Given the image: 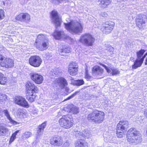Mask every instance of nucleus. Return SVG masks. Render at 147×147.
<instances>
[{
    "mask_svg": "<svg viewBox=\"0 0 147 147\" xmlns=\"http://www.w3.org/2000/svg\"><path fill=\"white\" fill-rule=\"evenodd\" d=\"M66 29L70 33L74 34H79L82 32L83 25L74 20L71 21L67 23H64Z\"/></svg>",
    "mask_w": 147,
    "mask_h": 147,
    "instance_id": "1",
    "label": "nucleus"
},
{
    "mask_svg": "<svg viewBox=\"0 0 147 147\" xmlns=\"http://www.w3.org/2000/svg\"><path fill=\"white\" fill-rule=\"evenodd\" d=\"M127 140L130 143L137 144L140 142L142 138L140 133L135 128H131L127 134Z\"/></svg>",
    "mask_w": 147,
    "mask_h": 147,
    "instance_id": "2",
    "label": "nucleus"
},
{
    "mask_svg": "<svg viewBox=\"0 0 147 147\" xmlns=\"http://www.w3.org/2000/svg\"><path fill=\"white\" fill-rule=\"evenodd\" d=\"M26 86L27 92L26 98L29 101L32 102L35 99L36 93L38 91L37 87L30 82H28L26 83Z\"/></svg>",
    "mask_w": 147,
    "mask_h": 147,
    "instance_id": "3",
    "label": "nucleus"
},
{
    "mask_svg": "<svg viewBox=\"0 0 147 147\" xmlns=\"http://www.w3.org/2000/svg\"><path fill=\"white\" fill-rule=\"evenodd\" d=\"M104 115V112L95 110L88 115L87 119L88 120L92 122L100 123L103 121Z\"/></svg>",
    "mask_w": 147,
    "mask_h": 147,
    "instance_id": "4",
    "label": "nucleus"
},
{
    "mask_svg": "<svg viewBox=\"0 0 147 147\" xmlns=\"http://www.w3.org/2000/svg\"><path fill=\"white\" fill-rule=\"evenodd\" d=\"M95 39L92 36L89 34H82L80 36L79 41L86 46L92 45Z\"/></svg>",
    "mask_w": 147,
    "mask_h": 147,
    "instance_id": "5",
    "label": "nucleus"
},
{
    "mask_svg": "<svg viewBox=\"0 0 147 147\" xmlns=\"http://www.w3.org/2000/svg\"><path fill=\"white\" fill-rule=\"evenodd\" d=\"M115 23L111 21H107L102 24L101 30L103 33L108 34L111 33L113 29Z\"/></svg>",
    "mask_w": 147,
    "mask_h": 147,
    "instance_id": "6",
    "label": "nucleus"
},
{
    "mask_svg": "<svg viewBox=\"0 0 147 147\" xmlns=\"http://www.w3.org/2000/svg\"><path fill=\"white\" fill-rule=\"evenodd\" d=\"M67 117V115H63L59 120V123L60 125L67 129L70 128L73 124V123Z\"/></svg>",
    "mask_w": 147,
    "mask_h": 147,
    "instance_id": "7",
    "label": "nucleus"
},
{
    "mask_svg": "<svg viewBox=\"0 0 147 147\" xmlns=\"http://www.w3.org/2000/svg\"><path fill=\"white\" fill-rule=\"evenodd\" d=\"M52 21L56 28L60 26L62 22L61 18L57 11H53L51 13Z\"/></svg>",
    "mask_w": 147,
    "mask_h": 147,
    "instance_id": "8",
    "label": "nucleus"
},
{
    "mask_svg": "<svg viewBox=\"0 0 147 147\" xmlns=\"http://www.w3.org/2000/svg\"><path fill=\"white\" fill-rule=\"evenodd\" d=\"M53 35L55 38L57 39H60L61 38L65 40H70L71 42L74 43V40L70 37L65 35L64 32L63 31H55Z\"/></svg>",
    "mask_w": 147,
    "mask_h": 147,
    "instance_id": "9",
    "label": "nucleus"
},
{
    "mask_svg": "<svg viewBox=\"0 0 147 147\" xmlns=\"http://www.w3.org/2000/svg\"><path fill=\"white\" fill-rule=\"evenodd\" d=\"M42 60L38 56H31L29 59V62L31 65L35 67H39L42 62Z\"/></svg>",
    "mask_w": 147,
    "mask_h": 147,
    "instance_id": "10",
    "label": "nucleus"
},
{
    "mask_svg": "<svg viewBox=\"0 0 147 147\" xmlns=\"http://www.w3.org/2000/svg\"><path fill=\"white\" fill-rule=\"evenodd\" d=\"M146 21V16L143 14H140L136 19V24L140 28H142L145 26Z\"/></svg>",
    "mask_w": 147,
    "mask_h": 147,
    "instance_id": "11",
    "label": "nucleus"
},
{
    "mask_svg": "<svg viewBox=\"0 0 147 147\" xmlns=\"http://www.w3.org/2000/svg\"><path fill=\"white\" fill-rule=\"evenodd\" d=\"M78 65L77 63L72 62L70 63L68 72L72 76L76 75L78 71Z\"/></svg>",
    "mask_w": 147,
    "mask_h": 147,
    "instance_id": "12",
    "label": "nucleus"
},
{
    "mask_svg": "<svg viewBox=\"0 0 147 147\" xmlns=\"http://www.w3.org/2000/svg\"><path fill=\"white\" fill-rule=\"evenodd\" d=\"M30 77L32 80L37 84H40L42 83L43 80V76L37 73H31Z\"/></svg>",
    "mask_w": 147,
    "mask_h": 147,
    "instance_id": "13",
    "label": "nucleus"
},
{
    "mask_svg": "<svg viewBox=\"0 0 147 147\" xmlns=\"http://www.w3.org/2000/svg\"><path fill=\"white\" fill-rule=\"evenodd\" d=\"M50 143L54 146H59L63 144V140L61 137L55 136L51 138Z\"/></svg>",
    "mask_w": 147,
    "mask_h": 147,
    "instance_id": "14",
    "label": "nucleus"
},
{
    "mask_svg": "<svg viewBox=\"0 0 147 147\" xmlns=\"http://www.w3.org/2000/svg\"><path fill=\"white\" fill-rule=\"evenodd\" d=\"M47 38L42 34H40L38 36L35 42V45L37 48L39 50L42 51L43 49L42 48L41 42L46 39Z\"/></svg>",
    "mask_w": 147,
    "mask_h": 147,
    "instance_id": "15",
    "label": "nucleus"
},
{
    "mask_svg": "<svg viewBox=\"0 0 147 147\" xmlns=\"http://www.w3.org/2000/svg\"><path fill=\"white\" fill-rule=\"evenodd\" d=\"M15 102L16 104L22 106L27 107H29L28 103L25 98L22 96H17L16 98Z\"/></svg>",
    "mask_w": 147,
    "mask_h": 147,
    "instance_id": "16",
    "label": "nucleus"
},
{
    "mask_svg": "<svg viewBox=\"0 0 147 147\" xmlns=\"http://www.w3.org/2000/svg\"><path fill=\"white\" fill-rule=\"evenodd\" d=\"M103 72V69L98 66H95L93 67L92 70V74L97 77L101 76Z\"/></svg>",
    "mask_w": 147,
    "mask_h": 147,
    "instance_id": "17",
    "label": "nucleus"
},
{
    "mask_svg": "<svg viewBox=\"0 0 147 147\" xmlns=\"http://www.w3.org/2000/svg\"><path fill=\"white\" fill-rule=\"evenodd\" d=\"M129 126V123L127 121H121L118 124L117 128L125 131L126 130Z\"/></svg>",
    "mask_w": 147,
    "mask_h": 147,
    "instance_id": "18",
    "label": "nucleus"
},
{
    "mask_svg": "<svg viewBox=\"0 0 147 147\" xmlns=\"http://www.w3.org/2000/svg\"><path fill=\"white\" fill-rule=\"evenodd\" d=\"M55 82L60 87L62 88L67 86L68 84L67 80L64 78L62 77L56 79Z\"/></svg>",
    "mask_w": 147,
    "mask_h": 147,
    "instance_id": "19",
    "label": "nucleus"
},
{
    "mask_svg": "<svg viewBox=\"0 0 147 147\" xmlns=\"http://www.w3.org/2000/svg\"><path fill=\"white\" fill-rule=\"evenodd\" d=\"M46 123L45 122L43 123L41 125H40L38 126V129L37 130V134L38 135L36 137V139H39L40 137V136L41 135L42 133L44 131V129L45 128L46 126Z\"/></svg>",
    "mask_w": 147,
    "mask_h": 147,
    "instance_id": "20",
    "label": "nucleus"
},
{
    "mask_svg": "<svg viewBox=\"0 0 147 147\" xmlns=\"http://www.w3.org/2000/svg\"><path fill=\"white\" fill-rule=\"evenodd\" d=\"M3 67L6 68L11 67L13 66L14 63L13 60L11 59L6 58L5 60Z\"/></svg>",
    "mask_w": 147,
    "mask_h": 147,
    "instance_id": "21",
    "label": "nucleus"
},
{
    "mask_svg": "<svg viewBox=\"0 0 147 147\" xmlns=\"http://www.w3.org/2000/svg\"><path fill=\"white\" fill-rule=\"evenodd\" d=\"M75 145L76 147H88L84 139H78L75 142Z\"/></svg>",
    "mask_w": 147,
    "mask_h": 147,
    "instance_id": "22",
    "label": "nucleus"
},
{
    "mask_svg": "<svg viewBox=\"0 0 147 147\" xmlns=\"http://www.w3.org/2000/svg\"><path fill=\"white\" fill-rule=\"evenodd\" d=\"M98 2L102 8H105L111 3V0H99Z\"/></svg>",
    "mask_w": 147,
    "mask_h": 147,
    "instance_id": "23",
    "label": "nucleus"
},
{
    "mask_svg": "<svg viewBox=\"0 0 147 147\" xmlns=\"http://www.w3.org/2000/svg\"><path fill=\"white\" fill-rule=\"evenodd\" d=\"M143 62L140 60L136 59L134 62V64L132 65V68L136 69L138 67H140L142 65Z\"/></svg>",
    "mask_w": 147,
    "mask_h": 147,
    "instance_id": "24",
    "label": "nucleus"
},
{
    "mask_svg": "<svg viewBox=\"0 0 147 147\" xmlns=\"http://www.w3.org/2000/svg\"><path fill=\"white\" fill-rule=\"evenodd\" d=\"M107 72L112 76L116 75L119 74V71L116 69H112L109 67Z\"/></svg>",
    "mask_w": 147,
    "mask_h": 147,
    "instance_id": "25",
    "label": "nucleus"
},
{
    "mask_svg": "<svg viewBox=\"0 0 147 147\" xmlns=\"http://www.w3.org/2000/svg\"><path fill=\"white\" fill-rule=\"evenodd\" d=\"M3 112L4 113L5 115L7 117V118L14 125H16L17 124V123L15 121L12 119L10 117L9 113L7 110H4Z\"/></svg>",
    "mask_w": 147,
    "mask_h": 147,
    "instance_id": "26",
    "label": "nucleus"
},
{
    "mask_svg": "<svg viewBox=\"0 0 147 147\" xmlns=\"http://www.w3.org/2000/svg\"><path fill=\"white\" fill-rule=\"evenodd\" d=\"M8 131V129L3 126H0V136L5 135Z\"/></svg>",
    "mask_w": 147,
    "mask_h": 147,
    "instance_id": "27",
    "label": "nucleus"
},
{
    "mask_svg": "<svg viewBox=\"0 0 147 147\" xmlns=\"http://www.w3.org/2000/svg\"><path fill=\"white\" fill-rule=\"evenodd\" d=\"M30 20V16L28 13H22V22H28Z\"/></svg>",
    "mask_w": 147,
    "mask_h": 147,
    "instance_id": "28",
    "label": "nucleus"
},
{
    "mask_svg": "<svg viewBox=\"0 0 147 147\" xmlns=\"http://www.w3.org/2000/svg\"><path fill=\"white\" fill-rule=\"evenodd\" d=\"M48 45L49 42L47 38L41 42L42 48L43 49L42 51L47 49L48 47Z\"/></svg>",
    "mask_w": 147,
    "mask_h": 147,
    "instance_id": "29",
    "label": "nucleus"
},
{
    "mask_svg": "<svg viewBox=\"0 0 147 147\" xmlns=\"http://www.w3.org/2000/svg\"><path fill=\"white\" fill-rule=\"evenodd\" d=\"M7 81L6 78L1 73H0V84L4 85L6 83Z\"/></svg>",
    "mask_w": 147,
    "mask_h": 147,
    "instance_id": "30",
    "label": "nucleus"
},
{
    "mask_svg": "<svg viewBox=\"0 0 147 147\" xmlns=\"http://www.w3.org/2000/svg\"><path fill=\"white\" fill-rule=\"evenodd\" d=\"M82 133V138H83L85 137L86 138L88 139L90 136V132L87 129H85L83 131Z\"/></svg>",
    "mask_w": 147,
    "mask_h": 147,
    "instance_id": "31",
    "label": "nucleus"
},
{
    "mask_svg": "<svg viewBox=\"0 0 147 147\" xmlns=\"http://www.w3.org/2000/svg\"><path fill=\"white\" fill-rule=\"evenodd\" d=\"M125 131L118 128H117L116 134L118 137L121 138L123 137Z\"/></svg>",
    "mask_w": 147,
    "mask_h": 147,
    "instance_id": "32",
    "label": "nucleus"
},
{
    "mask_svg": "<svg viewBox=\"0 0 147 147\" xmlns=\"http://www.w3.org/2000/svg\"><path fill=\"white\" fill-rule=\"evenodd\" d=\"M145 51H146L144 49H141L139 51H137L136 52V54L138 58L140 59Z\"/></svg>",
    "mask_w": 147,
    "mask_h": 147,
    "instance_id": "33",
    "label": "nucleus"
},
{
    "mask_svg": "<svg viewBox=\"0 0 147 147\" xmlns=\"http://www.w3.org/2000/svg\"><path fill=\"white\" fill-rule=\"evenodd\" d=\"M32 135V133L30 131H26L24 133L22 136V138L23 139L28 138Z\"/></svg>",
    "mask_w": 147,
    "mask_h": 147,
    "instance_id": "34",
    "label": "nucleus"
},
{
    "mask_svg": "<svg viewBox=\"0 0 147 147\" xmlns=\"http://www.w3.org/2000/svg\"><path fill=\"white\" fill-rule=\"evenodd\" d=\"M84 82L83 80H77L75 81L74 84L77 86H80L84 84Z\"/></svg>",
    "mask_w": 147,
    "mask_h": 147,
    "instance_id": "35",
    "label": "nucleus"
},
{
    "mask_svg": "<svg viewBox=\"0 0 147 147\" xmlns=\"http://www.w3.org/2000/svg\"><path fill=\"white\" fill-rule=\"evenodd\" d=\"M59 51L61 53H69L70 52V49L69 47L66 48L65 49H60Z\"/></svg>",
    "mask_w": 147,
    "mask_h": 147,
    "instance_id": "36",
    "label": "nucleus"
},
{
    "mask_svg": "<svg viewBox=\"0 0 147 147\" xmlns=\"http://www.w3.org/2000/svg\"><path fill=\"white\" fill-rule=\"evenodd\" d=\"M76 136L77 138H80L79 139H84V138H82L83 133L82 132L80 131H76Z\"/></svg>",
    "mask_w": 147,
    "mask_h": 147,
    "instance_id": "37",
    "label": "nucleus"
},
{
    "mask_svg": "<svg viewBox=\"0 0 147 147\" xmlns=\"http://www.w3.org/2000/svg\"><path fill=\"white\" fill-rule=\"evenodd\" d=\"M6 58L4 57L3 56L0 55V65L3 67L4 63L5 60Z\"/></svg>",
    "mask_w": 147,
    "mask_h": 147,
    "instance_id": "38",
    "label": "nucleus"
},
{
    "mask_svg": "<svg viewBox=\"0 0 147 147\" xmlns=\"http://www.w3.org/2000/svg\"><path fill=\"white\" fill-rule=\"evenodd\" d=\"M7 95L5 94H2L0 93V102H3L7 99Z\"/></svg>",
    "mask_w": 147,
    "mask_h": 147,
    "instance_id": "39",
    "label": "nucleus"
},
{
    "mask_svg": "<svg viewBox=\"0 0 147 147\" xmlns=\"http://www.w3.org/2000/svg\"><path fill=\"white\" fill-rule=\"evenodd\" d=\"M16 113L19 116H22L24 113L25 112L24 110L19 108L16 111Z\"/></svg>",
    "mask_w": 147,
    "mask_h": 147,
    "instance_id": "40",
    "label": "nucleus"
},
{
    "mask_svg": "<svg viewBox=\"0 0 147 147\" xmlns=\"http://www.w3.org/2000/svg\"><path fill=\"white\" fill-rule=\"evenodd\" d=\"M71 111L74 114H76L79 112V108L76 107H74L71 109Z\"/></svg>",
    "mask_w": 147,
    "mask_h": 147,
    "instance_id": "41",
    "label": "nucleus"
},
{
    "mask_svg": "<svg viewBox=\"0 0 147 147\" xmlns=\"http://www.w3.org/2000/svg\"><path fill=\"white\" fill-rule=\"evenodd\" d=\"M22 13H21L17 16L16 17V19L17 20H20L22 22Z\"/></svg>",
    "mask_w": 147,
    "mask_h": 147,
    "instance_id": "42",
    "label": "nucleus"
},
{
    "mask_svg": "<svg viewBox=\"0 0 147 147\" xmlns=\"http://www.w3.org/2000/svg\"><path fill=\"white\" fill-rule=\"evenodd\" d=\"M79 92H78L77 91L75 92V93L72 94L71 96H69L66 99L64 100V101H66L67 100H69L73 97H74V96H75Z\"/></svg>",
    "mask_w": 147,
    "mask_h": 147,
    "instance_id": "43",
    "label": "nucleus"
},
{
    "mask_svg": "<svg viewBox=\"0 0 147 147\" xmlns=\"http://www.w3.org/2000/svg\"><path fill=\"white\" fill-rule=\"evenodd\" d=\"M113 48L111 46H110L108 49L106 50V51H107L108 53H110L111 54V53H113Z\"/></svg>",
    "mask_w": 147,
    "mask_h": 147,
    "instance_id": "44",
    "label": "nucleus"
},
{
    "mask_svg": "<svg viewBox=\"0 0 147 147\" xmlns=\"http://www.w3.org/2000/svg\"><path fill=\"white\" fill-rule=\"evenodd\" d=\"M4 16V12L2 9H0V20L3 19Z\"/></svg>",
    "mask_w": 147,
    "mask_h": 147,
    "instance_id": "45",
    "label": "nucleus"
},
{
    "mask_svg": "<svg viewBox=\"0 0 147 147\" xmlns=\"http://www.w3.org/2000/svg\"><path fill=\"white\" fill-rule=\"evenodd\" d=\"M63 0H51L52 3L55 4H58Z\"/></svg>",
    "mask_w": 147,
    "mask_h": 147,
    "instance_id": "46",
    "label": "nucleus"
},
{
    "mask_svg": "<svg viewBox=\"0 0 147 147\" xmlns=\"http://www.w3.org/2000/svg\"><path fill=\"white\" fill-rule=\"evenodd\" d=\"M85 78L88 80H90L91 78V76L88 74L87 70H86L85 71Z\"/></svg>",
    "mask_w": 147,
    "mask_h": 147,
    "instance_id": "47",
    "label": "nucleus"
},
{
    "mask_svg": "<svg viewBox=\"0 0 147 147\" xmlns=\"http://www.w3.org/2000/svg\"><path fill=\"white\" fill-rule=\"evenodd\" d=\"M45 58L47 59H49L50 58L52 57V55L51 53H47L45 54Z\"/></svg>",
    "mask_w": 147,
    "mask_h": 147,
    "instance_id": "48",
    "label": "nucleus"
},
{
    "mask_svg": "<svg viewBox=\"0 0 147 147\" xmlns=\"http://www.w3.org/2000/svg\"><path fill=\"white\" fill-rule=\"evenodd\" d=\"M16 138V136H14L12 134V136L11 137V138L10 139L9 142L10 143L12 142Z\"/></svg>",
    "mask_w": 147,
    "mask_h": 147,
    "instance_id": "49",
    "label": "nucleus"
},
{
    "mask_svg": "<svg viewBox=\"0 0 147 147\" xmlns=\"http://www.w3.org/2000/svg\"><path fill=\"white\" fill-rule=\"evenodd\" d=\"M69 145V143L68 142H66L63 144V147H68Z\"/></svg>",
    "mask_w": 147,
    "mask_h": 147,
    "instance_id": "50",
    "label": "nucleus"
},
{
    "mask_svg": "<svg viewBox=\"0 0 147 147\" xmlns=\"http://www.w3.org/2000/svg\"><path fill=\"white\" fill-rule=\"evenodd\" d=\"M101 15L103 17H106L108 16L107 14L105 12L102 13Z\"/></svg>",
    "mask_w": 147,
    "mask_h": 147,
    "instance_id": "51",
    "label": "nucleus"
},
{
    "mask_svg": "<svg viewBox=\"0 0 147 147\" xmlns=\"http://www.w3.org/2000/svg\"><path fill=\"white\" fill-rule=\"evenodd\" d=\"M146 55H145H145L144 56H142V57L140 59L141 61H142V62H143V61L144 60V59Z\"/></svg>",
    "mask_w": 147,
    "mask_h": 147,
    "instance_id": "52",
    "label": "nucleus"
},
{
    "mask_svg": "<svg viewBox=\"0 0 147 147\" xmlns=\"http://www.w3.org/2000/svg\"><path fill=\"white\" fill-rule=\"evenodd\" d=\"M102 66L105 68L107 71H108V69H109V67H107L106 65L103 64L102 65Z\"/></svg>",
    "mask_w": 147,
    "mask_h": 147,
    "instance_id": "53",
    "label": "nucleus"
},
{
    "mask_svg": "<svg viewBox=\"0 0 147 147\" xmlns=\"http://www.w3.org/2000/svg\"><path fill=\"white\" fill-rule=\"evenodd\" d=\"M144 115L147 117V109H145L144 111Z\"/></svg>",
    "mask_w": 147,
    "mask_h": 147,
    "instance_id": "54",
    "label": "nucleus"
},
{
    "mask_svg": "<svg viewBox=\"0 0 147 147\" xmlns=\"http://www.w3.org/2000/svg\"><path fill=\"white\" fill-rule=\"evenodd\" d=\"M19 131V130H18V131H16L15 133H14L13 134V136H16L17 135V134L18 133Z\"/></svg>",
    "mask_w": 147,
    "mask_h": 147,
    "instance_id": "55",
    "label": "nucleus"
},
{
    "mask_svg": "<svg viewBox=\"0 0 147 147\" xmlns=\"http://www.w3.org/2000/svg\"><path fill=\"white\" fill-rule=\"evenodd\" d=\"M93 98H94V96L93 95H91L90 96L88 99L91 100Z\"/></svg>",
    "mask_w": 147,
    "mask_h": 147,
    "instance_id": "56",
    "label": "nucleus"
},
{
    "mask_svg": "<svg viewBox=\"0 0 147 147\" xmlns=\"http://www.w3.org/2000/svg\"><path fill=\"white\" fill-rule=\"evenodd\" d=\"M145 64L146 65H147V59L146 60V62H145Z\"/></svg>",
    "mask_w": 147,
    "mask_h": 147,
    "instance_id": "57",
    "label": "nucleus"
},
{
    "mask_svg": "<svg viewBox=\"0 0 147 147\" xmlns=\"http://www.w3.org/2000/svg\"><path fill=\"white\" fill-rule=\"evenodd\" d=\"M102 64H102V63H100V65H102Z\"/></svg>",
    "mask_w": 147,
    "mask_h": 147,
    "instance_id": "58",
    "label": "nucleus"
},
{
    "mask_svg": "<svg viewBox=\"0 0 147 147\" xmlns=\"http://www.w3.org/2000/svg\"><path fill=\"white\" fill-rule=\"evenodd\" d=\"M145 55H147V52L146 53H145Z\"/></svg>",
    "mask_w": 147,
    "mask_h": 147,
    "instance_id": "59",
    "label": "nucleus"
}]
</instances>
